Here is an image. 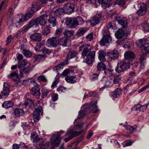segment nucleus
I'll return each mask as SVG.
<instances>
[{"label": "nucleus", "mask_w": 149, "mask_h": 149, "mask_svg": "<svg viewBox=\"0 0 149 149\" xmlns=\"http://www.w3.org/2000/svg\"><path fill=\"white\" fill-rule=\"evenodd\" d=\"M92 47L89 44L84 43L79 47V51H82L81 55L84 58L90 52H91Z\"/></svg>", "instance_id": "f257e3e1"}, {"label": "nucleus", "mask_w": 149, "mask_h": 149, "mask_svg": "<svg viewBox=\"0 0 149 149\" xmlns=\"http://www.w3.org/2000/svg\"><path fill=\"white\" fill-rule=\"evenodd\" d=\"M33 13L31 11H29L26 13L23 16L22 18L19 19L18 22L16 23V26L19 27L22 25L24 22H25L31 19L33 16Z\"/></svg>", "instance_id": "f03ea898"}, {"label": "nucleus", "mask_w": 149, "mask_h": 149, "mask_svg": "<svg viewBox=\"0 0 149 149\" xmlns=\"http://www.w3.org/2000/svg\"><path fill=\"white\" fill-rule=\"evenodd\" d=\"M51 139V143L52 146L51 147V149H55V147L58 146L60 143L61 140L59 134L53 135Z\"/></svg>", "instance_id": "7ed1b4c3"}, {"label": "nucleus", "mask_w": 149, "mask_h": 149, "mask_svg": "<svg viewBox=\"0 0 149 149\" xmlns=\"http://www.w3.org/2000/svg\"><path fill=\"white\" fill-rule=\"evenodd\" d=\"M8 78H12L15 81V86L16 87H19L22 85L21 81L18 78V75L16 72H14L11 73L10 75H8Z\"/></svg>", "instance_id": "20e7f679"}, {"label": "nucleus", "mask_w": 149, "mask_h": 149, "mask_svg": "<svg viewBox=\"0 0 149 149\" xmlns=\"http://www.w3.org/2000/svg\"><path fill=\"white\" fill-rule=\"evenodd\" d=\"M129 68L128 64L125 62L123 61L118 63L115 71L117 72L120 73L126 70L127 68Z\"/></svg>", "instance_id": "39448f33"}, {"label": "nucleus", "mask_w": 149, "mask_h": 149, "mask_svg": "<svg viewBox=\"0 0 149 149\" xmlns=\"http://www.w3.org/2000/svg\"><path fill=\"white\" fill-rule=\"evenodd\" d=\"M33 113V118L35 122H38L39 120L40 115L42 114V108L41 106H39L37 108H36Z\"/></svg>", "instance_id": "423d86ee"}, {"label": "nucleus", "mask_w": 149, "mask_h": 149, "mask_svg": "<svg viewBox=\"0 0 149 149\" xmlns=\"http://www.w3.org/2000/svg\"><path fill=\"white\" fill-rule=\"evenodd\" d=\"M112 38L109 34H107L104 35L100 40V45L103 46H107L110 42L111 41Z\"/></svg>", "instance_id": "0eeeda50"}, {"label": "nucleus", "mask_w": 149, "mask_h": 149, "mask_svg": "<svg viewBox=\"0 0 149 149\" xmlns=\"http://www.w3.org/2000/svg\"><path fill=\"white\" fill-rule=\"evenodd\" d=\"M124 56L125 60L129 61L134 59L136 57V55L134 52L129 50L125 52Z\"/></svg>", "instance_id": "6e6552de"}, {"label": "nucleus", "mask_w": 149, "mask_h": 149, "mask_svg": "<svg viewBox=\"0 0 149 149\" xmlns=\"http://www.w3.org/2000/svg\"><path fill=\"white\" fill-rule=\"evenodd\" d=\"M47 45L49 47H56L58 45V39L56 37L49 38L47 40Z\"/></svg>", "instance_id": "1a4fd4ad"}, {"label": "nucleus", "mask_w": 149, "mask_h": 149, "mask_svg": "<svg viewBox=\"0 0 149 149\" xmlns=\"http://www.w3.org/2000/svg\"><path fill=\"white\" fill-rule=\"evenodd\" d=\"M97 103V101H95L94 102H91L88 107H85V108H86V111L87 113H89L93 110H94L93 112V113H95L97 112L98 110L96 105Z\"/></svg>", "instance_id": "9d476101"}, {"label": "nucleus", "mask_w": 149, "mask_h": 149, "mask_svg": "<svg viewBox=\"0 0 149 149\" xmlns=\"http://www.w3.org/2000/svg\"><path fill=\"white\" fill-rule=\"evenodd\" d=\"M31 139H32L33 142H36L37 147L41 146V147L43 144V141L42 138H40L38 137L36 134H31Z\"/></svg>", "instance_id": "9b49d317"}, {"label": "nucleus", "mask_w": 149, "mask_h": 149, "mask_svg": "<svg viewBox=\"0 0 149 149\" xmlns=\"http://www.w3.org/2000/svg\"><path fill=\"white\" fill-rule=\"evenodd\" d=\"M102 18V15L99 14L91 18L88 21L92 26H94L99 23Z\"/></svg>", "instance_id": "f8f14e48"}, {"label": "nucleus", "mask_w": 149, "mask_h": 149, "mask_svg": "<svg viewBox=\"0 0 149 149\" xmlns=\"http://www.w3.org/2000/svg\"><path fill=\"white\" fill-rule=\"evenodd\" d=\"M95 52L92 51L89 53L86 56V61L87 63L89 65L92 64L94 60Z\"/></svg>", "instance_id": "ddd939ff"}, {"label": "nucleus", "mask_w": 149, "mask_h": 149, "mask_svg": "<svg viewBox=\"0 0 149 149\" xmlns=\"http://www.w3.org/2000/svg\"><path fill=\"white\" fill-rule=\"evenodd\" d=\"M112 82L113 80L111 79L104 77L101 80L100 83L104 85L106 87H109L112 85Z\"/></svg>", "instance_id": "4468645a"}, {"label": "nucleus", "mask_w": 149, "mask_h": 149, "mask_svg": "<svg viewBox=\"0 0 149 149\" xmlns=\"http://www.w3.org/2000/svg\"><path fill=\"white\" fill-rule=\"evenodd\" d=\"M74 4L69 3L65 4L64 6L63 10L64 13H70L74 10Z\"/></svg>", "instance_id": "2eb2a0df"}, {"label": "nucleus", "mask_w": 149, "mask_h": 149, "mask_svg": "<svg viewBox=\"0 0 149 149\" xmlns=\"http://www.w3.org/2000/svg\"><path fill=\"white\" fill-rule=\"evenodd\" d=\"M48 16V15L46 14H43L36 18V19L38 23V25L39 23L41 25H45Z\"/></svg>", "instance_id": "dca6fc26"}, {"label": "nucleus", "mask_w": 149, "mask_h": 149, "mask_svg": "<svg viewBox=\"0 0 149 149\" xmlns=\"http://www.w3.org/2000/svg\"><path fill=\"white\" fill-rule=\"evenodd\" d=\"M108 56L111 59L115 60L118 58V50L114 49L108 52L107 53Z\"/></svg>", "instance_id": "f3484780"}, {"label": "nucleus", "mask_w": 149, "mask_h": 149, "mask_svg": "<svg viewBox=\"0 0 149 149\" xmlns=\"http://www.w3.org/2000/svg\"><path fill=\"white\" fill-rule=\"evenodd\" d=\"M66 25L70 28H74L77 26L75 18H68L65 22Z\"/></svg>", "instance_id": "a211bd4d"}, {"label": "nucleus", "mask_w": 149, "mask_h": 149, "mask_svg": "<svg viewBox=\"0 0 149 149\" xmlns=\"http://www.w3.org/2000/svg\"><path fill=\"white\" fill-rule=\"evenodd\" d=\"M10 86L7 83H4L3 91L1 93L3 97H6L9 95V93Z\"/></svg>", "instance_id": "6ab92c4d"}, {"label": "nucleus", "mask_w": 149, "mask_h": 149, "mask_svg": "<svg viewBox=\"0 0 149 149\" xmlns=\"http://www.w3.org/2000/svg\"><path fill=\"white\" fill-rule=\"evenodd\" d=\"M24 107L27 109L32 110L35 105L32 100L30 99H27L24 103Z\"/></svg>", "instance_id": "aec40b11"}, {"label": "nucleus", "mask_w": 149, "mask_h": 149, "mask_svg": "<svg viewBox=\"0 0 149 149\" xmlns=\"http://www.w3.org/2000/svg\"><path fill=\"white\" fill-rule=\"evenodd\" d=\"M98 2L104 8L110 6L112 4L111 0H98Z\"/></svg>", "instance_id": "412c9836"}, {"label": "nucleus", "mask_w": 149, "mask_h": 149, "mask_svg": "<svg viewBox=\"0 0 149 149\" xmlns=\"http://www.w3.org/2000/svg\"><path fill=\"white\" fill-rule=\"evenodd\" d=\"M140 9L137 12L138 15L139 16L144 15L146 13V5L143 3H141Z\"/></svg>", "instance_id": "4be33fe9"}, {"label": "nucleus", "mask_w": 149, "mask_h": 149, "mask_svg": "<svg viewBox=\"0 0 149 149\" xmlns=\"http://www.w3.org/2000/svg\"><path fill=\"white\" fill-rule=\"evenodd\" d=\"M77 54V52L74 50L69 51L67 55V59H65V62L66 64L68 63V59H70L75 57Z\"/></svg>", "instance_id": "5701e85b"}, {"label": "nucleus", "mask_w": 149, "mask_h": 149, "mask_svg": "<svg viewBox=\"0 0 149 149\" xmlns=\"http://www.w3.org/2000/svg\"><path fill=\"white\" fill-rule=\"evenodd\" d=\"M35 26V27L37 26L38 25V23L36 20V19L33 20H31L30 21L27 26L25 27L23 31H24L26 32L27 31L29 28L33 26Z\"/></svg>", "instance_id": "b1692460"}, {"label": "nucleus", "mask_w": 149, "mask_h": 149, "mask_svg": "<svg viewBox=\"0 0 149 149\" xmlns=\"http://www.w3.org/2000/svg\"><path fill=\"white\" fill-rule=\"evenodd\" d=\"M69 42V40L68 38L63 37L58 40V44H59L63 46H68Z\"/></svg>", "instance_id": "393cba45"}, {"label": "nucleus", "mask_w": 149, "mask_h": 149, "mask_svg": "<svg viewBox=\"0 0 149 149\" xmlns=\"http://www.w3.org/2000/svg\"><path fill=\"white\" fill-rule=\"evenodd\" d=\"M83 132V130H82L79 132H73L72 130H68L67 131V134L65 136H67L68 135H71L72 136H73V138L74 137L80 135Z\"/></svg>", "instance_id": "a878e982"}, {"label": "nucleus", "mask_w": 149, "mask_h": 149, "mask_svg": "<svg viewBox=\"0 0 149 149\" xmlns=\"http://www.w3.org/2000/svg\"><path fill=\"white\" fill-rule=\"evenodd\" d=\"M41 8L40 6L35 2L32 4L30 11L34 14L35 12L41 9Z\"/></svg>", "instance_id": "bb28decb"}, {"label": "nucleus", "mask_w": 149, "mask_h": 149, "mask_svg": "<svg viewBox=\"0 0 149 149\" xmlns=\"http://www.w3.org/2000/svg\"><path fill=\"white\" fill-rule=\"evenodd\" d=\"M147 43V42L146 39H141L137 41L136 42V44L137 47L141 49V47L144 46V45Z\"/></svg>", "instance_id": "cd10ccee"}, {"label": "nucleus", "mask_w": 149, "mask_h": 149, "mask_svg": "<svg viewBox=\"0 0 149 149\" xmlns=\"http://www.w3.org/2000/svg\"><path fill=\"white\" fill-rule=\"evenodd\" d=\"M125 33L122 29H118L115 33L116 38L118 39H120L124 36Z\"/></svg>", "instance_id": "c85d7f7f"}, {"label": "nucleus", "mask_w": 149, "mask_h": 149, "mask_svg": "<svg viewBox=\"0 0 149 149\" xmlns=\"http://www.w3.org/2000/svg\"><path fill=\"white\" fill-rule=\"evenodd\" d=\"M31 38L33 40L39 42L41 40L42 36L40 33H35L31 36Z\"/></svg>", "instance_id": "c756f323"}, {"label": "nucleus", "mask_w": 149, "mask_h": 149, "mask_svg": "<svg viewBox=\"0 0 149 149\" xmlns=\"http://www.w3.org/2000/svg\"><path fill=\"white\" fill-rule=\"evenodd\" d=\"M40 88L38 86H34L31 89V94L32 95L35 96L40 95Z\"/></svg>", "instance_id": "7c9ffc66"}, {"label": "nucleus", "mask_w": 149, "mask_h": 149, "mask_svg": "<svg viewBox=\"0 0 149 149\" xmlns=\"http://www.w3.org/2000/svg\"><path fill=\"white\" fill-rule=\"evenodd\" d=\"M99 58L100 60L102 62L106 61L105 56L106 53L103 51H100L99 52Z\"/></svg>", "instance_id": "2f4dec72"}, {"label": "nucleus", "mask_w": 149, "mask_h": 149, "mask_svg": "<svg viewBox=\"0 0 149 149\" xmlns=\"http://www.w3.org/2000/svg\"><path fill=\"white\" fill-rule=\"evenodd\" d=\"M35 60L36 61H40L41 60H43L46 57L45 54H35L33 56Z\"/></svg>", "instance_id": "473e14b6"}, {"label": "nucleus", "mask_w": 149, "mask_h": 149, "mask_svg": "<svg viewBox=\"0 0 149 149\" xmlns=\"http://www.w3.org/2000/svg\"><path fill=\"white\" fill-rule=\"evenodd\" d=\"M87 31V28L84 27H81L78 30L76 33V36L78 37L84 35V34Z\"/></svg>", "instance_id": "72a5a7b5"}, {"label": "nucleus", "mask_w": 149, "mask_h": 149, "mask_svg": "<svg viewBox=\"0 0 149 149\" xmlns=\"http://www.w3.org/2000/svg\"><path fill=\"white\" fill-rule=\"evenodd\" d=\"M141 49L143 54H147L149 52V44L147 42Z\"/></svg>", "instance_id": "f704fd0d"}, {"label": "nucleus", "mask_w": 149, "mask_h": 149, "mask_svg": "<svg viewBox=\"0 0 149 149\" xmlns=\"http://www.w3.org/2000/svg\"><path fill=\"white\" fill-rule=\"evenodd\" d=\"M14 105L13 102L10 101H6L2 104V107L6 108H8L12 107Z\"/></svg>", "instance_id": "c9c22d12"}, {"label": "nucleus", "mask_w": 149, "mask_h": 149, "mask_svg": "<svg viewBox=\"0 0 149 149\" xmlns=\"http://www.w3.org/2000/svg\"><path fill=\"white\" fill-rule=\"evenodd\" d=\"M14 113L16 116H22L24 113L23 110L22 109L17 108L15 109Z\"/></svg>", "instance_id": "e433bc0d"}, {"label": "nucleus", "mask_w": 149, "mask_h": 149, "mask_svg": "<svg viewBox=\"0 0 149 149\" xmlns=\"http://www.w3.org/2000/svg\"><path fill=\"white\" fill-rule=\"evenodd\" d=\"M107 67L106 65L103 62L99 63L97 65V68L98 71H102L105 70Z\"/></svg>", "instance_id": "4c0bfd02"}, {"label": "nucleus", "mask_w": 149, "mask_h": 149, "mask_svg": "<svg viewBox=\"0 0 149 149\" xmlns=\"http://www.w3.org/2000/svg\"><path fill=\"white\" fill-rule=\"evenodd\" d=\"M48 20L50 26L54 27L56 25V19L54 17L52 16L50 17Z\"/></svg>", "instance_id": "58836bf2"}, {"label": "nucleus", "mask_w": 149, "mask_h": 149, "mask_svg": "<svg viewBox=\"0 0 149 149\" xmlns=\"http://www.w3.org/2000/svg\"><path fill=\"white\" fill-rule=\"evenodd\" d=\"M122 90L120 88H117L112 93V96L114 98H117L119 96L121 93Z\"/></svg>", "instance_id": "ea45409f"}, {"label": "nucleus", "mask_w": 149, "mask_h": 149, "mask_svg": "<svg viewBox=\"0 0 149 149\" xmlns=\"http://www.w3.org/2000/svg\"><path fill=\"white\" fill-rule=\"evenodd\" d=\"M76 78L74 76H68L65 78V80L68 82L70 83H74L76 82Z\"/></svg>", "instance_id": "a19ab883"}, {"label": "nucleus", "mask_w": 149, "mask_h": 149, "mask_svg": "<svg viewBox=\"0 0 149 149\" xmlns=\"http://www.w3.org/2000/svg\"><path fill=\"white\" fill-rule=\"evenodd\" d=\"M27 63V61L25 60L19 61L18 62V68L21 69L26 65Z\"/></svg>", "instance_id": "79ce46f5"}, {"label": "nucleus", "mask_w": 149, "mask_h": 149, "mask_svg": "<svg viewBox=\"0 0 149 149\" xmlns=\"http://www.w3.org/2000/svg\"><path fill=\"white\" fill-rule=\"evenodd\" d=\"M64 12L63 8H58L54 12V15L60 17Z\"/></svg>", "instance_id": "37998d69"}, {"label": "nucleus", "mask_w": 149, "mask_h": 149, "mask_svg": "<svg viewBox=\"0 0 149 149\" xmlns=\"http://www.w3.org/2000/svg\"><path fill=\"white\" fill-rule=\"evenodd\" d=\"M113 70L112 69H107V68L104 70V73L107 76L110 77L112 76L113 74Z\"/></svg>", "instance_id": "c03bdc74"}, {"label": "nucleus", "mask_w": 149, "mask_h": 149, "mask_svg": "<svg viewBox=\"0 0 149 149\" xmlns=\"http://www.w3.org/2000/svg\"><path fill=\"white\" fill-rule=\"evenodd\" d=\"M31 69V67L30 65H27L26 67L22 68L20 72L22 74L27 73L29 72Z\"/></svg>", "instance_id": "a18cd8bd"}, {"label": "nucleus", "mask_w": 149, "mask_h": 149, "mask_svg": "<svg viewBox=\"0 0 149 149\" xmlns=\"http://www.w3.org/2000/svg\"><path fill=\"white\" fill-rule=\"evenodd\" d=\"M88 113L86 111V108H84L82 110L79 111L78 118L80 119L85 116Z\"/></svg>", "instance_id": "49530a36"}, {"label": "nucleus", "mask_w": 149, "mask_h": 149, "mask_svg": "<svg viewBox=\"0 0 149 149\" xmlns=\"http://www.w3.org/2000/svg\"><path fill=\"white\" fill-rule=\"evenodd\" d=\"M50 30L49 27L47 26H44L43 29L42 33L45 35H47L50 33Z\"/></svg>", "instance_id": "de8ad7c7"}, {"label": "nucleus", "mask_w": 149, "mask_h": 149, "mask_svg": "<svg viewBox=\"0 0 149 149\" xmlns=\"http://www.w3.org/2000/svg\"><path fill=\"white\" fill-rule=\"evenodd\" d=\"M75 19L76 20V24H77V26L82 24L84 23V20L80 17H77Z\"/></svg>", "instance_id": "09e8293b"}, {"label": "nucleus", "mask_w": 149, "mask_h": 149, "mask_svg": "<svg viewBox=\"0 0 149 149\" xmlns=\"http://www.w3.org/2000/svg\"><path fill=\"white\" fill-rule=\"evenodd\" d=\"M127 24L126 18H123L120 20V22H119V24L122 26L123 28H125L127 26Z\"/></svg>", "instance_id": "8fccbe9b"}, {"label": "nucleus", "mask_w": 149, "mask_h": 149, "mask_svg": "<svg viewBox=\"0 0 149 149\" xmlns=\"http://www.w3.org/2000/svg\"><path fill=\"white\" fill-rule=\"evenodd\" d=\"M142 26L144 31L146 32L149 31V23L145 22L142 24Z\"/></svg>", "instance_id": "3c124183"}, {"label": "nucleus", "mask_w": 149, "mask_h": 149, "mask_svg": "<svg viewBox=\"0 0 149 149\" xmlns=\"http://www.w3.org/2000/svg\"><path fill=\"white\" fill-rule=\"evenodd\" d=\"M22 50L23 53L25 56L30 57L31 56L32 54L30 51L24 49H23Z\"/></svg>", "instance_id": "603ef678"}, {"label": "nucleus", "mask_w": 149, "mask_h": 149, "mask_svg": "<svg viewBox=\"0 0 149 149\" xmlns=\"http://www.w3.org/2000/svg\"><path fill=\"white\" fill-rule=\"evenodd\" d=\"M111 17L112 18H115V19L118 22L119 24V22H120V20L122 19L120 17L117 15L116 14H113L111 15Z\"/></svg>", "instance_id": "864d4df0"}, {"label": "nucleus", "mask_w": 149, "mask_h": 149, "mask_svg": "<svg viewBox=\"0 0 149 149\" xmlns=\"http://www.w3.org/2000/svg\"><path fill=\"white\" fill-rule=\"evenodd\" d=\"M42 97L44 98L45 97L47 96L48 94L49 93V91L45 88H43L42 90Z\"/></svg>", "instance_id": "5fc2aeb1"}, {"label": "nucleus", "mask_w": 149, "mask_h": 149, "mask_svg": "<svg viewBox=\"0 0 149 149\" xmlns=\"http://www.w3.org/2000/svg\"><path fill=\"white\" fill-rule=\"evenodd\" d=\"M7 24L9 27L13 24V19L12 17L10 16L7 18Z\"/></svg>", "instance_id": "6e6d98bb"}, {"label": "nucleus", "mask_w": 149, "mask_h": 149, "mask_svg": "<svg viewBox=\"0 0 149 149\" xmlns=\"http://www.w3.org/2000/svg\"><path fill=\"white\" fill-rule=\"evenodd\" d=\"M64 65V64L63 63H61L60 64H58L57 66L53 68V70L54 71H57L58 70H59L62 68Z\"/></svg>", "instance_id": "4d7b16f0"}, {"label": "nucleus", "mask_w": 149, "mask_h": 149, "mask_svg": "<svg viewBox=\"0 0 149 149\" xmlns=\"http://www.w3.org/2000/svg\"><path fill=\"white\" fill-rule=\"evenodd\" d=\"M42 47V45L40 44L37 45L35 47V49L36 52L43 51L44 48Z\"/></svg>", "instance_id": "13d9d810"}, {"label": "nucleus", "mask_w": 149, "mask_h": 149, "mask_svg": "<svg viewBox=\"0 0 149 149\" xmlns=\"http://www.w3.org/2000/svg\"><path fill=\"white\" fill-rule=\"evenodd\" d=\"M121 79V77H120L119 76H116L114 78L113 81L115 84H118Z\"/></svg>", "instance_id": "bf43d9fd"}, {"label": "nucleus", "mask_w": 149, "mask_h": 149, "mask_svg": "<svg viewBox=\"0 0 149 149\" xmlns=\"http://www.w3.org/2000/svg\"><path fill=\"white\" fill-rule=\"evenodd\" d=\"M63 32V29L61 28L57 29L55 33V35L56 37H58Z\"/></svg>", "instance_id": "052dcab7"}, {"label": "nucleus", "mask_w": 149, "mask_h": 149, "mask_svg": "<svg viewBox=\"0 0 149 149\" xmlns=\"http://www.w3.org/2000/svg\"><path fill=\"white\" fill-rule=\"evenodd\" d=\"M74 33L72 31H66L64 35L68 38L71 37L73 35Z\"/></svg>", "instance_id": "680f3d73"}, {"label": "nucleus", "mask_w": 149, "mask_h": 149, "mask_svg": "<svg viewBox=\"0 0 149 149\" xmlns=\"http://www.w3.org/2000/svg\"><path fill=\"white\" fill-rule=\"evenodd\" d=\"M146 59V57L145 55L143 54L141 55L140 58H139V60L141 62V65H143V66L144 63L143 62V61Z\"/></svg>", "instance_id": "e2e57ef3"}, {"label": "nucleus", "mask_w": 149, "mask_h": 149, "mask_svg": "<svg viewBox=\"0 0 149 149\" xmlns=\"http://www.w3.org/2000/svg\"><path fill=\"white\" fill-rule=\"evenodd\" d=\"M57 91L59 93H61L62 92H64L66 91V88L63 86H60L57 88Z\"/></svg>", "instance_id": "0e129e2a"}, {"label": "nucleus", "mask_w": 149, "mask_h": 149, "mask_svg": "<svg viewBox=\"0 0 149 149\" xmlns=\"http://www.w3.org/2000/svg\"><path fill=\"white\" fill-rule=\"evenodd\" d=\"M125 128L127 130L129 131V132L131 133L133 132L135 130L134 128L130 125L126 126Z\"/></svg>", "instance_id": "69168bd1"}, {"label": "nucleus", "mask_w": 149, "mask_h": 149, "mask_svg": "<svg viewBox=\"0 0 149 149\" xmlns=\"http://www.w3.org/2000/svg\"><path fill=\"white\" fill-rule=\"evenodd\" d=\"M116 3V4L122 5L123 6V5L125 4V0H117Z\"/></svg>", "instance_id": "338daca9"}, {"label": "nucleus", "mask_w": 149, "mask_h": 149, "mask_svg": "<svg viewBox=\"0 0 149 149\" xmlns=\"http://www.w3.org/2000/svg\"><path fill=\"white\" fill-rule=\"evenodd\" d=\"M86 39L89 41H91L93 39V33H91L89 34L86 36Z\"/></svg>", "instance_id": "774afa93"}]
</instances>
